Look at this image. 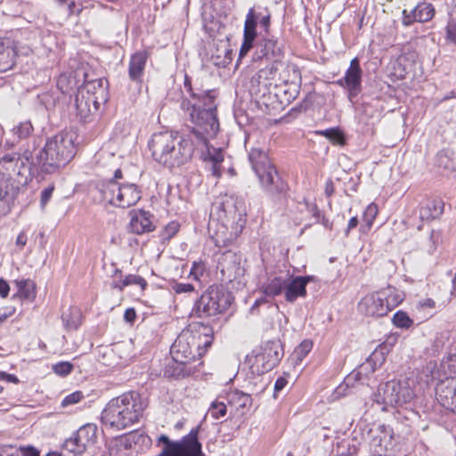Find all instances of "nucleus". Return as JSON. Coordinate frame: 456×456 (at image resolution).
I'll use <instances>...</instances> for the list:
<instances>
[{"mask_svg":"<svg viewBox=\"0 0 456 456\" xmlns=\"http://www.w3.org/2000/svg\"><path fill=\"white\" fill-rule=\"evenodd\" d=\"M183 85L191 99H183L181 108L189 116L192 134L199 142L206 143L219 131L216 103L217 94L215 90L194 92L191 78L186 74Z\"/></svg>","mask_w":456,"mask_h":456,"instance_id":"1","label":"nucleus"},{"mask_svg":"<svg viewBox=\"0 0 456 456\" xmlns=\"http://www.w3.org/2000/svg\"><path fill=\"white\" fill-rule=\"evenodd\" d=\"M148 147L153 159L167 167L183 165L191 159L194 151L190 139L167 130L154 133Z\"/></svg>","mask_w":456,"mask_h":456,"instance_id":"2","label":"nucleus"},{"mask_svg":"<svg viewBox=\"0 0 456 456\" xmlns=\"http://www.w3.org/2000/svg\"><path fill=\"white\" fill-rule=\"evenodd\" d=\"M147 403L136 392L125 393L112 398L102 411V424L118 430L138 422Z\"/></svg>","mask_w":456,"mask_h":456,"instance_id":"3","label":"nucleus"},{"mask_svg":"<svg viewBox=\"0 0 456 456\" xmlns=\"http://www.w3.org/2000/svg\"><path fill=\"white\" fill-rule=\"evenodd\" d=\"M76 154L75 135L61 132L47 139L36 154V165L45 174H53L69 163Z\"/></svg>","mask_w":456,"mask_h":456,"instance_id":"4","label":"nucleus"},{"mask_svg":"<svg viewBox=\"0 0 456 456\" xmlns=\"http://www.w3.org/2000/svg\"><path fill=\"white\" fill-rule=\"evenodd\" d=\"M248 159L261 188L273 200L283 201L286 199L289 186L270 160L266 151L260 148H252L248 153Z\"/></svg>","mask_w":456,"mask_h":456,"instance_id":"5","label":"nucleus"},{"mask_svg":"<svg viewBox=\"0 0 456 456\" xmlns=\"http://www.w3.org/2000/svg\"><path fill=\"white\" fill-rule=\"evenodd\" d=\"M248 159L261 188L273 200L283 201L286 199L289 186L270 160L266 151L260 148H252L248 153Z\"/></svg>","mask_w":456,"mask_h":456,"instance_id":"6","label":"nucleus"},{"mask_svg":"<svg viewBox=\"0 0 456 456\" xmlns=\"http://www.w3.org/2000/svg\"><path fill=\"white\" fill-rule=\"evenodd\" d=\"M417 378L413 375L403 379L387 381L379 385L373 400L383 405V411H387L388 406L402 407L410 404L417 396Z\"/></svg>","mask_w":456,"mask_h":456,"instance_id":"7","label":"nucleus"},{"mask_svg":"<svg viewBox=\"0 0 456 456\" xmlns=\"http://www.w3.org/2000/svg\"><path fill=\"white\" fill-rule=\"evenodd\" d=\"M35 161L36 156L29 150L22 153H7L0 158V175L14 181H23L25 185L31 176L32 169L38 168Z\"/></svg>","mask_w":456,"mask_h":456,"instance_id":"8","label":"nucleus"},{"mask_svg":"<svg viewBox=\"0 0 456 456\" xmlns=\"http://www.w3.org/2000/svg\"><path fill=\"white\" fill-rule=\"evenodd\" d=\"M232 296L222 287L210 286L195 302L192 312L199 318L213 317L231 305Z\"/></svg>","mask_w":456,"mask_h":456,"instance_id":"9","label":"nucleus"},{"mask_svg":"<svg viewBox=\"0 0 456 456\" xmlns=\"http://www.w3.org/2000/svg\"><path fill=\"white\" fill-rule=\"evenodd\" d=\"M198 434L199 428H193L187 436L175 442L171 441L166 435L159 436L156 444L164 446L157 456H206L202 452Z\"/></svg>","mask_w":456,"mask_h":456,"instance_id":"10","label":"nucleus"},{"mask_svg":"<svg viewBox=\"0 0 456 456\" xmlns=\"http://www.w3.org/2000/svg\"><path fill=\"white\" fill-rule=\"evenodd\" d=\"M101 192L103 200L110 205L126 208L135 205L142 197V191L134 183H120L110 180L103 183Z\"/></svg>","mask_w":456,"mask_h":456,"instance_id":"11","label":"nucleus"},{"mask_svg":"<svg viewBox=\"0 0 456 456\" xmlns=\"http://www.w3.org/2000/svg\"><path fill=\"white\" fill-rule=\"evenodd\" d=\"M216 211L217 218L225 228L231 227L234 230L235 235L241 232L246 219V210L241 200L233 197H226L221 203L215 204L211 216Z\"/></svg>","mask_w":456,"mask_h":456,"instance_id":"12","label":"nucleus"},{"mask_svg":"<svg viewBox=\"0 0 456 456\" xmlns=\"http://www.w3.org/2000/svg\"><path fill=\"white\" fill-rule=\"evenodd\" d=\"M97 439V428L94 424L81 427L73 437L67 439L63 448L75 456L81 455L93 448Z\"/></svg>","mask_w":456,"mask_h":456,"instance_id":"13","label":"nucleus"},{"mask_svg":"<svg viewBox=\"0 0 456 456\" xmlns=\"http://www.w3.org/2000/svg\"><path fill=\"white\" fill-rule=\"evenodd\" d=\"M183 330H188L193 335V342L189 343V346L200 354L201 358L208 348L212 345L214 330L209 324L203 323L201 322H194L190 323Z\"/></svg>","mask_w":456,"mask_h":456,"instance_id":"14","label":"nucleus"},{"mask_svg":"<svg viewBox=\"0 0 456 456\" xmlns=\"http://www.w3.org/2000/svg\"><path fill=\"white\" fill-rule=\"evenodd\" d=\"M190 342H193V335H191V332L182 330L170 349V354L174 361L188 364L191 361L200 360V354L195 353V351L189 346Z\"/></svg>","mask_w":456,"mask_h":456,"instance_id":"15","label":"nucleus"},{"mask_svg":"<svg viewBox=\"0 0 456 456\" xmlns=\"http://www.w3.org/2000/svg\"><path fill=\"white\" fill-rule=\"evenodd\" d=\"M362 70L358 58H354L350 61V66L346 69L345 76L336 83L348 92V99L351 102L362 90Z\"/></svg>","mask_w":456,"mask_h":456,"instance_id":"16","label":"nucleus"},{"mask_svg":"<svg viewBox=\"0 0 456 456\" xmlns=\"http://www.w3.org/2000/svg\"><path fill=\"white\" fill-rule=\"evenodd\" d=\"M283 350L279 341H268L261 348V352L256 356V363L260 365L261 372L273 370L281 360Z\"/></svg>","mask_w":456,"mask_h":456,"instance_id":"17","label":"nucleus"},{"mask_svg":"<svg viewBox=\"0 0 456 456\" xmlns=\"http://www.w3.org/2000/svg\"><path fill=\"white\" fill-rule=\"evenodd\" d=\"M217 269L222 274V280L226 282L240 279L245 273L240 257L232 252H226L222 256L218 261Z\"/></svg>","mask_w":456,"mask_h":456,"instance_id":"18","label":"nucleus"},{"mask_svg":"<svg viewBox=\"0 0 456 456\" xmlns=\"http://www.w3.org/2000/svg\"><path fill=\"white\" fill-rule=\"evenodd\" d=\"M436 399L443 407L456 412V379L447 377L436 387Z\"/></svg>","mask_w":456,"mask_h":456,"instance_id":"19","label":"nucleus"},{"mask_svg":"<svg viewBox=\"0 0 456 456\" xmlns=\"http://www.w3.org/2000/svg\"><path fill=\"white\" fill-rule=\"evenodd\" d=\"M436 10L432 4L428 2L419 3L414 8L403 11L402 23L408 27L414 22L429 21L435 15Z\"/></svg>","mask_w":456,"mask_h":456,"instance_id":"20","label":"nucleus"},{"mask_svg":"<svg viewBox=\"0 0 456 456\" xmlns=\"http://www.w3.org/2000/svg\"><path fill=\"white\" fill-rule=\"evenodd\" d=\"M385 297L379 292L365 296L358 304L359 311L368 316L382 317L388 313V306L383 301Z\"/></svg>","mask_w":456,"mask_h":456,"instance_id":"21","label":"nucleus"},{"mask_svg":"<svg viewBox=\"0 0 456 456\" xmlns=\"http://www.w3.org/2000/svg\"><path fill=\"white\" fill-rule=\"evenodd\" d=\"M85 88L79 89L75 97V106L77 116L84 122L90 121L91 115L99 108V102L94 94H90V89H86V95L84 94Z\"/></svg>","mask_w":456,"mask_h":456,"instance_id":"22","label":"nucleus"},{"mask_svg":"<svg viewBox=\"0 0 456 456\" xmlns=\"http://www.w3.org/2000/svg\"><path fill=\"white\" fill-rule=\"evenodd\" d=\"M313 280V276H297L292 278L287 274L284 295L286 301L293 303L298 297H305L306 296V285Z\"/></svg>","mask_w":456,"mask_h":456,"instance_id":"23","label":"nucleus"},{"mask_svg":"<svg viewBox=\"0 0 456 456\" xmlns=\"http://www.w3.org/2000/svg\"><path fill=\"white\" fill-rule=\"evenodd\" d=\"M284 68L283 62L274 60L271 66L260 69L253 81L256 82L259 87L266 88L268 93H271L275 84L277 85L279 70H282Z\"/></svg>","mask_w":456,"mask_h":456,"instance_id":"24","label":"nucleus"},{"mask_svg":"<svg viewBox=\"0 0 456 456\" xmlns=\"http://www.w3.org/2000/svg\"><path fill=\"white\" fill-rule=\"evenodd\" d=\"M23 185V181H14L0 175V201L6 204V211L10 210V205L17 197L20 187Z\"/></svg>","mask_w":456,"mask_h":456,"instance_id":"25","label":"nucleus"},{"mask_svg":"<svg viewBox=\"0 0 456 456\" xmlns=\"http://www.w3.org/2000/svg\"><path fill=\"white\" fill-rule=\"evenodd\" d=\"M152 215L144 210H140L134 214L129 223L130 232L136 234H142L154 230V225L151 222Z\"/></svg>","mask_w":456,"mask_h":456,"instance_id":"26","label":"nucleus"},{"mask_svg":"<svg viewBox=\"0 0 456 456\" xmlns=\"http://www.w3.org/2000/svg\"><path fill=\"white\" fill-rule=\"evenodd\" d=\"M148 55L146 52L141 51L134 53L129 61V78L136 83H141L144 73Z\"/></svg>","mask_w":456,"mask_h":456,"instance_id":"27","label":"nucleus"},{"mask_svg":"<svg viewBox=\"0 0 456 456\" xmlns=\"http://www.w3.org/2000/svg\"><path fill=\"white\" fill-rule=\"evenodd\" d=\"M444 203L441 199H428L422 202L419 215L423 221L438 218L444 212Z\"/></svg>","mask_w":456,"mask_h":456,"instance_id":"28","label":"nucleus"},{"mask_svg":"<svg viewBox=\"0 0 456 456\" xmlns=\"http://www.w3.org/2000/svg\"><path fill=\"white\" fill-rule=\"evenodd\" d=\"M281 104H289L299 94V88L297 83L275 84L272 92Z\"/></svg>","mask_w":456,"mask_h":456,"instance_id":"29","label":"nucleus"},{"mask_svg":"<svg viewBox=\"0 0 456 456\" xmlns=\"http://www.w3.org/2000/svg\"><path fill=\"white\" fill-rule=\"evenodd\" d=\"M15 50L10 38H0V72L11 69L14 65Z\"/></svg>","mask_w":456,"mask_h":456,"instance_id":"30","label":"nucleus"},{"mask_svg":"<svg viewBox=\"0 0 456 456\" xmlns=\"http://www.w3.org/2000/svg\"><path fill=\"white\" fill-rule=\"evenodd\" d=\"M359 119L369 124L370 120L378 119L380 117V106L379 99H371L370 101L362 100L357 109Z\"/></svg>","mask_w":456,"mask_h":456,"instance_id":"31","label":"nucleus"},{"mask_svg":"<svg viewBox=\"0 0 456 456\" xmlns=\"http://www.w3.org/2000/svg\"><path fill=\"white\" fill-rule=\"evenodd\" d=\"M122 347L121 344L102 346L98 350V361L108 367H116L121 364V357L118 355Z\"/></svg>","mask_w":456,"mask_h":456,"instance_id":"32","label":"nucleus"},{"mask_svg":"<svg viewBox=\"0 0 456 456\" xmlns=\"http://www.w3.org/2000/svg\"><path fill=\"white\" fill-rule=\"evenodd\" d=\"M224 400L227 404L234 407L236 410H242V412H244V410H248L252 403L250 395L239 390H230L227 392Z\"/></svg>","mask_w":456,"mask_h":456,"instance_id":"33","label":"nucleus"},{"mask_svg":"<svg viewBox=\"0 0 456 456\" xmlns=\"http://www.w3.org/2000/svg\"><path fill=\"white\" fill-rule=\"evenodd\" d=\"M196 370L195 367L187 366V363L178 362L173 360L164 370V376L176 379L190 376Z\"/></svg>","mask_w":456,"mask_h":456,"instance_id":"34","label":"nucleus"},{"mask_svg":"<svg viewBox=\"0 0 456 456\" xmlns=\"http://www.w3.org/2000/svg\"><path fill=\"white\" fill-rule=\"evenodd\" d=\"M15 285L18 291L12 296V298L26 299L33 301L36 298V284L33 281L27 279L16 280Z\"/></svg>","mask_w":456,"mask_h":456,"instance_id":"35","label":"nucleus"},{"mask_svg":"<svg viewBox=\"0 0 456 456\" xmlns=\"http://www.w3.org/2000/svg\"><path fill=\"white\" fill-rule=\"evenodd\" d=\"M287 274L284 276H274L268 280L263 286V291L265 296L274 297L285 293Z\"/></svg>","mask_w":456,"mask_h":456,"instance_id":"36","label":"nucleus"},{"mask_svg":"<svg viewBox=\"0 0 456 456\" xmlns=\"http://www.w3.org/2000/svg\"><path fill=\"white\" fill-rule=\"evenodd\" d=\"M56 86L62 94H70L74 89H82L78 85L76 74L72 72L62 73L57 79Z\"/></svg>","mask_w":456,"mask_h":456,"instance_id":"37","label":"nucleus"},{"mask_svg":"<svg viewBox=\"0 0 456 456\" xmlns=\"http://www.w3.org/2000/svg\"><path fill=\"white\" fill-rule=\"evenodd\" d=\"M62 322L66 330H76L82 323V314L77 307H70L61 315Z\"/></svg>","mask_w":456,"mask_h":456,"instance_id":"38","label":"nucleus"},{"mask_svg":"<svg viewBox=\"0 0 456 456\" xmlns=\"http://www.w3.org/2000/svg\"><path fill=\"white\" fill-rule=\"evenodd\" d=\"M379 292L385 297L383 301L385 302V305L388 306V312L395 308L403 300V293L392 287H388Z\"/></svg>","mask_w":456,"mask_h":456,"instance_id":"39","label":"nucleus"},{"mask_svg":"<svg viewBox=\"0 0 456 456\" xmlns=\"http://www.w3.org/2000/svg\"><path fill=\"white\" fill-rule=\"evenodd\" d=\"M113 9L107 5H98L89 12V19L94 25L103 24L107 21Z\"/></svg>","mask_w":456,"mask_h":456,"instance_id":"40","label":"nucleus"},{"mask_svg":"<svg viewBox=\"0 0 456 456\" xmlns=\"http://www.w3.org/2000/svg\"><path fill=\"white\" fill-rule=\"evenodd\" d=\"M222 398L224 399V396H218L208 408V414L216 420L225 417L227 414V403L221 400Z\"/></svg>","mask_w":456,"mask_h":456,"instance_id":"41","label":"nucleus"},{"mask_svg":"<svg viewBox=\"0 0 456 456\" xmlns=\"http://www.w3.org/2000/svg\"><path fill=\"white\" fill-rule=\"evenodd\" d=\"M262 56L273 57L275 60L281 57V49L278 45V42L273 38H265L261 49Z\"/></svg>","mask_w":456,"mask_h":456,"instance_id":"42","label":"nucleus"},{"mask_svg":"<svg viewBox=\"0 0 456 456\" xmlns=\"http://www.w3.org/2000/svg\"><path fill=\"white\" fill-rule=\"evenodd\" d=\"M256 37V28L244 27L243 43L240 49V58L245 56L253 46V42Z\"/></svg>","mask_w":456,"mask_h":456,"instance_id":"43","label":"nucleus"},{"mask_svg":"<svg viewBox=\"0 0 456 456\" xmlns=\"http://www.w3.org/2000/svg\"><path fill=\"white\" fill-rule=\"evenodd\" d=\"M313 348L311 340L305 339L302 341L293 351L291 360L296 363H300L304 358L309 354Z\"/></svg>","mask_w":456,"mask_h":456,"instance_id":"44","label":"nucleus"},{"mask_svg":"<svg viewBox=\"0 0 456 456\" xmlns=\"http://www.w3.org/2000/svg\"><path fill=\"white\" fill-rule=\"evenodd\" d=\"M283 66L285 68L282 70H279L277 84L291 83V78H297L299 75L298 70L294 65L283 62Z\"/></svg>","mask_w":456,"mask_h":456,"instance_id":"45","label":"nucleus"},{"mask_svg":"<svg viewBox=\"0 0 456 456\" xmlns=\"http://www.w3.org/2000/svg\"><path fill=\"white\" fill-rule=\"evenodd\" d=\"M316 133L330 139L333 143L341 145L345 143L344 134L338 128H330L317 131Z\"/></svg>","mask_w":456,"mask_h":456,"instance_id":"46","label":"nucleus"},{"mask_svg":"<svg viewBox=\"0 0 456 456\" xmlns=\"http://www.w3.org/2000/svg\"><path fill=\"white\" fill-rule=\"evenodd\" d=\"M392 321L395 326L401 329H409L413 324L412 319L403 311L396 312Z\"/></svg>","mask_w":456,"mask_h":456,"instance_id":"47","label":"nucleus"},{"mask_svg":"<svg viewBox=\"0 0 456 456\" xmlns=\"http://www.w3.org/2000/svg\"><path fill=\"white\" fill-rule=\"evenodd\" d=\"M7 450L10 451L8 453L10 456H40L39 452L32 446L20 448L9 446Z\"/></svg>","mask_w":456,"mask_h":456,"instance_id":"48","label":"nucleus"},{"mask_svg":"<svg viewBox=\"0 0 456 456\" xmlns=\"http://www.w3.org/2000/svg\"><path fill=\"white\" fill-rule=\"evenodd\" d=\"M34 128L30 121L20 122L18 126L13 128V133L20 139H25L31 134Z\"/></svg>","mask_w":456,"mask_h":456,"instance_id":"49","label":"nucleus"},{"mask_svg":"<svg viewBox=\"0 0 456 456\" xmlns=\"http://www.w3.org/2000/svg\"><path fill=\"white\" fill-rule=\"evenodd\" d=\"M129 285H138L140 286L142 290H144L148 284L145 279H143L142 277L135 274H129L122 280V284L120 286L126 287Z\"/></svg>","mask_w":456,"mask_h":456,"instance_id":"50","label":"nucleus"},{"mask_svg":"<svg viewBox=\"0 0 456 456\" xmlns=\"http://www.w3.org/2000/svg\"><path fill=\"white\" fill-rule=\"evenodd\" d=\"M52 369L56 375L65 377L71 373L74 366L69 362H59L53 364Z\"/></svg>","mask_w":456,"mask_h":456,"instance_id":"51","label":"nucleus"},{"mask_svg":"<svg viewBox=\"0 0 456 456\" xmlns=\"http://www.w3.org/2000/svg\"><path fill=\"white\" fill-rule=\"evenodd\" d=\"M378 214V207L374 203L370 204L363 212L362 220L366 223L368 228H370L376 216Z\"/></svg>","mask_w":456,"mask_h":456,"instance_id":"52","label":"nucleus"},{"mask_svg":"<svg viewBox=\"0 0 456 456\" xmlns=\"http://www.w3.org/2000/svg\"><path fill=\"white\" fill-rule=\"evenodd\" d=\"M84 395L81 391H76V392H73L69 395H68L67 396H65L61 402V406L62 407H67V406H69V405H72V404H75V403H79L83 398H84Z\"/></svg>","mask_w":456,"mask_h":456,"instance_id":"53","label":"nucleus"},{"mask_svg":"<svg viewBox=\"0 0 456 456\" xmlns=\"http://www.w3.org/2000/svg\"><path fill=\"white\" fill-rule=\"evenodd\" d=\"M440 240H441L440 232L433 230L429 235V241H428V245L427 246V251L429 254H433L436 251V246L438 245Z\"/></svg>","mask_w":456,"mask_h":456,"instance_id":"54","label":"nucleus"},{"mask_svg":"<svg viewBox=\"0 0 456 456\" xmlns=\"http://www.w3.org/2000/svg\"><path fill=\"white\" fill-rule=\"evenodd\" d=\"M258 18H259V14H256L255 12V10L253 8H250L246 16L244 27L256 28Z\"/></svg>","mask_w":456,"mask_h":456,"instance_id":"55","label":"nucleus"},{"mask_svg":"<svg viewBox=\"0 0 456 456\" xmlns=\"http://www.w3.org/2000/svg\"><path fill=\"white\" fill-rule=\"evenodd\" d=\"M172 289L177 294L191 293L194 291V287L190 283L175 282L172 285Z\"/></svg>","mask_w":456,"mask_h":456,"instance_id":"56","label":"nucleus"},{"mask_svg":"<svg viewBox=\"0 0 456 456\" xmlns=\"http://www.w3.org/2000/svg\"><path fill=\"white\" fill-rule=\"evenodd\" d=\"M446 39L456 43V22L453 20H449L446 26Z\"/></svg>","mask_w":456,"mask_h":456,"instance_id":"57","label":"nucleus"},{"mask_svg":"<svg viewBox=\"0 0 456 456\" xmlns=\"http://www.w3.org/2000/svg\"><path fill=\"white\" fill-rule=\"evenodd\" d=\"M54 191L53 185L48 186L47 188L44 189L41 192V198H40V204L42 208H45V205L48 203L50 199L53 196V192Z\"/></svg>","mask_w":456,"mask_h":456,"instance_id":"58","label":"nucleus"},{"mask_svg":"<svg viewBox=\"0 0 456 456\" xmlns=\"http://www.w3.org/2000/svg\"><path fill=\"white\" fill-rule=\"evenodd\" d=\"M288 384V380L285 377H279L274 384V396L276 394L281 392Z\"/></svg>","mask_w":456,"mask_h":456,"instance_id":"59","label":"nucleus"},{"mask_svg":"<svg viewBox=\"0 0 456 456\" xmlns=\"http://www.w3.org/2000/svg\"><path fill=\"white\" fill-rule=\"evenodd\" d=\"M178 230H179V224L176 222H171L165 228L167 237L170 238V237L174 236L178 232Z\"/></svg>","mask_w":456,"mask_h":456,"instance_id":"60","label":"nucleus"},{"mask_svg":"<svg viewBox=\"0 0 456 456\" xmlns=\"http://www.w3.org/2000/svg\"><path fill=\"white\" fill-rule=\"evenodd\" d=\"M451 332L449 330L442 331L436 336L435 343L436 346H444V342L450 338Z\"/></svg>","mask_w":456,"mask_h":456,"instance_id":"61","label":"nucleus"},{"mask_svg":"<svg viewBox=\"0 0 456 456\" xmlns=\"http://www.w3.org/2000/svg\"><path fill=\"white\" fill-rule=\"evenodd\" d=\"M135 319H136L135 310L134 308H127L124 314V320L126 322L133 324L134 322Z\"/></svg>","mask_w":456,"mask_h":456,"instance_id":"62","label":"nucleus"},{"mask_svg":"<svg viewBox=\"0 0 456 456\" xmlns=\"http://www.w3.org/2000/svg\"><path fill=\"white\" fill-rule=\"evenodd\" d=\"M38 98L41 103L44 104L46 109H49L51 106L54 105V99L50 101L51 96L48 94H42L38 95Z\"/></svg>","mask_w":456,"mask_h":456,"instance_id":"63","label":"nucleus"},{"mask_svg":"<svg viewBox=\"0 0 456 456\" xmlns=\"http://www.w3.org/2000/svg\"><path fill=\"white\" fill-rule=\"evenodd\" d=\"M203 270H204V267H203V265H202L194 263V264H193V266H192V268H191V270L190 274H191V275H193V276H194V278H195L196 280H198V279H199V276L202 274Z\"/></svg>","mask_w":456,"mask_h":456,"instance_id":"64","label":"nucleus"}]
</instances>
